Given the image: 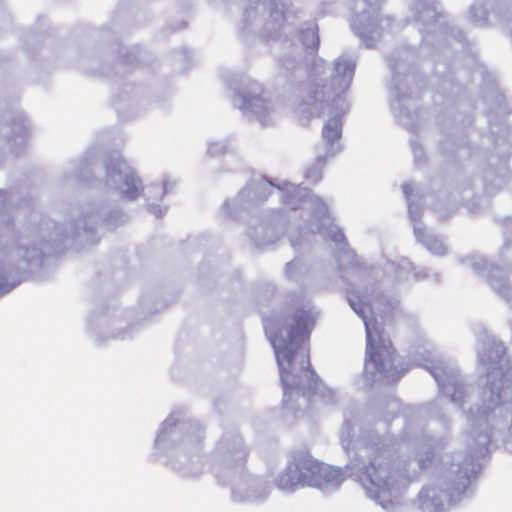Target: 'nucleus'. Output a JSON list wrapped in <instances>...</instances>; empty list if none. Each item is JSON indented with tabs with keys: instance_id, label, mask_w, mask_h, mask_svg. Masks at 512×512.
I'll return each mask as SVG.
<instances>
[{
	"instance_id": "6",
	"label": "nucleus",
	"mask_w": 512,
	"mask_h": 512,
	"mask_svg": "<svg viewBox=\"0 0 512 512\" xmlns=\"http://www.w3.org/2000/svg\"><path fill=\"white\" fill-rule=\"evenodd\" d=\"M365 473L370 477L371 481L374 482L373 476L376 473V467L373 463H370L369 465L365 466Z\"/></svg>"
},
{
	"instance_id": "2",
	"label": "nucleus",
	"mask_w": 512,
	"mask_h": 512,
	"mask_svg": "<svg viewBox=\"0 0 512 512\" xmlns=\"http://www.w3.org/2000/svg\"><path fill=\"white\" fill-rule=\"evenodd\" d=\"M348 300L352 309L364 320L367 336L366 363L372 364L374 372L393 381L398 380L404 374V370L397 369L395 349L389 337L385 335L382 325L376 320L366 319V312L371 310L370 305L356 294L351 295Z\"/></svg>"
},
{
	"instance_id": "7",
	"label": "nucleus",
	"mask_w": 512,
	"mask_h": 512,
	"mask_svg": "<svg viewBox=\"0 0 512 512\" xmlns=\"http://www.w3.org/2000/svg\"><path fill=\"white\" fill-rule=\"evenodd\" d=\"M307 365L310 366L309 357L307 356Z\"/></svg>"
},
{
	"instance_id": "5",
	"label": "nucleus",
	"mask_w": 512,
	"mask_h": 512,
	"mask_svg": "<svg viewBox=\"0 0 512 512\" xmlns=\"http://www.w3.org/2000/svg\"><path fill=\"white\" fill-rule=\"evenodd\" d=\"M323 137L330 143L338 140L341 136V125L338 120L328 122L322 131Z\"/></svg>"
},
{
	"instance_id": "4",
	"label": "nucleus",
	"mask_w": 512,
	"mask_h": 512,
	"mask_svg": "<svg viewBox=\"0 0 512 512\" xmlns=\"http://www.w3.org/2000/svg\"><path fill=\"white\" fill-rule=\"evenodd\" d=\"M124 185L125 189L123 190V194L127 199L135 200L140 196L142 192V184L134 172L126 175Z\"/></svg>"
},
{
	"instance_id": "1",
	"label": "nucleus",
	"mask_w": 512,
	"mask_h": 512,
	"mask_svg": "<svg viewBox=\"0 0 512 512\" xmlns=\"http://www.w3.org/2000/svg\"><path fill=\"white\" fill-rule=\"evenodd\" d=\"M263 325L280 366L284 394L288 395L295 382L292 373L283 367L284 362L291 365L295 349L309 339L315 318L304 306H289L281 318H267Z\"/></svg>"
},
{
	"instance_id": "3",
	"label": "nucleus",
	"mask_w": 512,
	"mask_h": 512,
	"mask_svg": "<svg viewBox=\"0 0 512 512\" xmlns=\"http://www.w3.org/2000/svg\"><path fill=\"white\" fill-rule=\"evenodd\" d=\"M341 471L319 462L311 455L296 457L278 476L277 487L286 492L306 486L321 487L326 483L336 481Z\"/></svg>"
}]
</instances>
